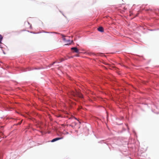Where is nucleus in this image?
I'll return each instance as SVG.
<instances>
[{
	"mask_svg": "<svg viewBox=\"0 0 159 159\" xmlns=\"http://www.w3.org/2000/svg\"><path fill=\"white\" fill-rule=\"evenodd\" d=\"M56 62H54L52 64V65H53V64H54Z\"/></svg>",
	"mask_w": 159,
	"mask_h": 159,
	"instance_id": "6e6552de",
	"label": "nucleus"
},
{
	"mask_svg": "<svg viewBox=\"0 0 159 159\" xmlns=\"http://www.w3.org/2000/svg\"><path fill=\"white\" fill-rule=\"evenodd\" d=\"M72 50H73L74 52H76L78 53H79V50L76 47H73L71 48Z\"/></svg>",
	"mask_w": 159,
	"mask_h": 159,
	"instance_id": "7ed1b4c3",
	"label": "nucleus"
},
{
	"mask_svg": "<svg viewBox=\"0 0 159 159\" xmlns=\"http://www.w3.org/2000/svg\"><path fill=\"white\" fill-rule=\"evenodd\" d=\"M61 35L62 36L63 40L67 43L65 44V45H69L70 44L72 43L73 42V41L72 40L70 41V40L66 39L65 38V36L63 34H62Z\"/></svg>",
	"mask_w": 159,
	"mask_h": 159,
	"instance_id": "f03ea898",
	"label": "nucleus"
},
{
	"mask_svg": "<svg viewBox=\"0 0 159 159\" xmlns=\"http://www.w3.org/2000/svg\"><path fill=\"white\" fill-rule=\"evenodd\" d=\"M71 94L74 97H78L79 98H82V94L79 92H74L72 91L71 93Z\"/></svg>",
	"mask_w": 159,
	"mask_h": 159,
	"instance_id": "f257e3e1",
	"label": "nucleus"
},
{
	"mask_svg": "<svg viewBox=\"0 0 159 159\" xmlns=\"http://www.w3.org/2000/svg\"><path fill=\"white\" fill-rule=\"evenodd\" d=\"M63 60H64V59H62V60L61 61H63Z\"/></svg>",
	"mask_w": 159,
	"mask_h": 159,
	"instance_id": "1a4fd4ad",
	"label": "nucleus"
},
{
	"mask_svg": "<svg viewBox=\"0 0 159 159\" xmlns=\"http://www.w3.org/2000/svg\"><path fill=\"white\" fill-rule=\"evenodd\" d=\"M62 139L61 138H55V139H53L51 141V142H53L56 141H57L59 139Z\"/></svg>",
	"mask_w": 159,
	"mask_h": 159,
	"instance_id": "20e7f679",
	"label": "nucleus"
},
{
	"mask_svg": "<svg viewBox=\"0 0 159 159\" xmlns=\"http://www.w3.org/2000/svg\"><path fill=\"white\" fill-rule=\"evenodd\" d=\"M21 121L18 124V125H20L21 124Z\"/></svg>",
	"mask_w": 159,
	"mask_h": 159,
	"instance_id": "0eeeda50",
	"label": "nucleus"
},
{
	"mask_svg": "<svg viewBox=\"0 0 159 159\" xmlns=\"http://www.w3.org/2000/svg\"><path fill=\"white\" fill-rule=\"evenodd\" d=\"M98 31L101 32H103V28L102 27H99L98 29Z\"/></svg>",
	"mask_w": 159,
	"mask_h": 159,
	"instance_id": "39448f33",
	"label": "nucleus"
},
{
	"mask_svg": "<svg viewBox=\"0 0 159 159\" xmlns=\"http://www.w3.org/2000/svg\"><path fill=\"white\" fill-rule=\"evenodd\" d=\"M3 39L2 36L0 34V46H1V44H2V41Z\"/></svg>",
	"mask_w": 159,
	"mask_h": 159,
	"instance_id": "423d86ee",
	"label": "nucleus"
}]
</instances>
